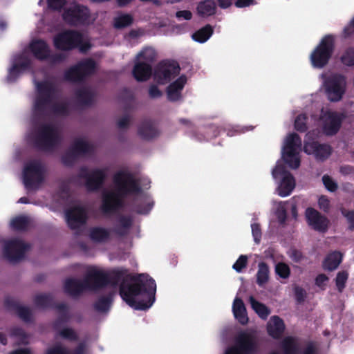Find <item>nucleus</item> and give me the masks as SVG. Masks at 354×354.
Returning a JSON list of instances; mask_svg holds the SVG:
<instances>
[{
	"label": "nucleus",
	"instance_id": "1",
	"mask_svg": "<svg viewBox=\"0 0 354 354\" xmlns=\"http://www.w3.org/2000/svg\"><path fill=\"white\" fill-rule=\"evenodd\" d=\"M108 273V285L117 286L122 299L136 310H147L155 301L156 284L147 274L133 275L126 268L113 269Z\"/></svg>",
	"mask_w": 354,
	"mask_h": 354
},
{
	"label": "nucleus",
	"instance_id": "56",
	"mask_svg": "<svg viewBox=\"0 0 354 354\" xmlns=\"http://www.w3.org/2000/svg\"><path fill=\"white\" fill-rule=\"evenodd\" d=\"M48 56V59L46 60L53 65L62 63L66 59V55L61 53L51 54L50 52Z\"/></svg>",
	"mask_w": 354,
	"mask_h": 354
},
{
	"label": "nucleus",
	"instance_id": "51",
	"mask_svg": "<svg viewBox=\"0 0 354 354\" xmlns=\"http://www.w3.org/2000/svg\"><path fill=\"white\" fill-rule=\"evenodd\" d=\"M348 278V273L345 271H340L337 274L335 278V284L339 292H342L346 286Z\"/></svg>",
	"mask_w": 354,
	"mask_h": 354
},
{
	"label": "nucleus",
	"instance_id": "37",
	"mask_svg": "<svg viewBox=\"0 0 354 354\" xmlns=\"http://www.w3.org/2000/svg\"><path fill=\"white\" fill-rule=\"evenodd\" d=\"M70 149L78 156L88 154L93 151L92 146L82 139H77L74 141Z\"/></svg>",
	"mask_w": 354,
	"mask_h": 354
},
{
	"label": "nucleus",
	"instance_id": "2",
	"mask_svg": "<svg viewBox=\"0 0 354 354\" xmlns=\"http://www.w3.org/2000/svg\"><path fill=\"white\" fill-rule=\"evenodd\" d=\"M115 192H106L102 194L100 209L104 214L116 212L124 206L122 198L142 192V188L133 175L128 171H119L113 177Z\"/></svg>",
	"mask_w": 354,
	"mask_h": 354
},
{
	"label": "nucleus",
	"instance_id": "18",
	"mask_svg": "<svg viewBox=\"0 0 354 354\" xmlns=\"http://www.w3.org/2000/svg\"><path fill=\"white\" fill-rule=\"evenodd\" d=\"M88 290H96L108 286V273L97 268L89 270L85 277Z\"/></svg>",
	"mask_w": 354,
	"mask_h": 354
},
{
	"label": "nucleus",
	"instance_id": "47",
	"mask_svg": "<svg viewBox=\"0 0 354 354\" xmlns=\"http://www.w3.org/2000/svg\"><path fill=\"white\" fill-rule=\"evenodd\" d=\"M138 198L135 197L133 200L132 210L139 214H147L151 209L153 203H148L147 205H143L141 203H138Z\"/></svg>",
	"mask_w": 354,
	"mask_h": 354
},
{
	"label": "nucleus",
	"instance_id": "59",
	"mask_svg": "<svg viewBox=\"0 0 354 354\" xmlns=\"http://www.w3.org/2000/svg\"><path fill=\"white\" fill-rule=\"evenodd\" d=\"M66 3V0H47L48 6L55 11H61Z\"/></svg>",
	"mask_w": 354,
	"mask_h": 354
},
{
	"label": "nucleus",
	"instance_id": "32",
	"mask_svg": "<svg viewBox=\"0 0 354 354\" xmlns=\"http://www.w3.org/2000/svg\"><path fill=\"white\" fill-rule=\"evenodd\" d=\"M196 10L201 17H209L216 13V6L213 0H204L198 3Z\"/></svg>",
	"mask_w": 354,
	"mask_h": 354
},
{
	"label": "nucleus",
	"instance_id": "60",
	"mask_svg": "<svg viewBox=\"0 0 354 354\" xmlns=\"http://www.w3.org/2000/svg\"><path fill=\"white\" fill-rule=\"evenodd\" d=\"M318 206L321 210L328 213L330 208V201L326 196H321L318 200Z\"/></svg>",
	"mask_w": 354,
	"mask_h": 354
},
{
	"label": "nucleus",
	"instance_id": "14",
	"mask_svg": "<svg viewBox=\"0 0 354 354\" xmlns=\"http://www.w3.org/2000/svg\"><path fill=\"white\" fill-rule=\"evenodd\" d=\"M180 67L177 62L164 60L158 63L154 70V79L159 84H165L177 76Z\"/></svg>",
	"mask_w": 354,
	"mask_h": 354
},
{
	"label": "nucleus",
	"instance_id": "58",
	"mask_svg": "<svg viewBox=\"0 0 354 354\" xmlns=\"http://www.w3.org/2000/svg\"><path fill=\"white\" fill-rule=\"evenodd\" d=\"M322 181L325 187L330 192H335L337 188V184L328 175H324L322 177Z\"/></svg>",
	"mask_w": 354,
	"mask_h": 354
},
{
	"label": "nucleus",
	"instance_id": "6",
	"mask_svg": "<svg viewBox=\"0 0 354 354\" xmlns=\"http://www.w3.org/2000/svg\"><path fill=\"white\" fill-rule=\"evenodd\" d=\"M258 347L254 332L242 330L236 334L234 345L227 348L224 354H254Z\"/></svg>",
	"mask_w": 354,
	"mask_h": 354
},
{
	"label": "nucleus",
	"instance_id": "43",
	"mask_svg": "<svg viewBox=\"0 0 354 354\" xmlns=\"http://www.w3.org/2000/svg\"><path fill=\"white\" fill-rule=\"evenodd\" d=\"M250 302L252 309L262 319H266L270 315V310L263 304L257 301L252 296L250 297Z\"/></svg>",
	"mask_w": 354,
	"mask_h": 354
},
{
	"label": "nucleus",
	"instance_id": "28",
	"mask_svg": "<svg viewBox=\"0 0 354 354\" xmlns=\"http://www.w3.org/2000/svg\"><path fill=\"white\" fill-rule=\"evenodd\" d=\"M232 311L234 317L242 325H245L248 322V317L247 315L246 308L243 301L239 298L236 297L234 300L232 305Z\"/></svg>",
	"mask_w": 354,
	"mask_h": 354
},
{
	"label": "nucleus",
	"instance_id": "62",
	"mask_svg": "<svg viewBox=\"0 0 354 354\" xmlns=\"http://www.w3.org/2000/svg\"><path fill=\"white\" fill-rule=\"evenodd\" d=\"M252 233L255 243H259L261 239V230L259 223H252L251 225Z\"/></svg>",
	"mask_w": 354,
	"mask_h": 354
},
{
	"label": "nucleus",
	"instance_id": "4",
	"mask_svg": "<svg viewBox=\"0 0 354 354\" xmlns=\"http://www.w3.org/2000/svg\"><path fill=\"white\" fill-rule=\"evenodd\" d=\"M62 141L57 129L51 124H42L34 137V146L39 151H49L57 147Z\"/></svg>",
	"mask_w": 354,
	"mask_h": 354
},
{
	"label": "nucleus",
	"instance_id": "55",
	"mask_svg": "<svg viewBox=\"0 0 354 354\" xmlns=\"http://www.w3.org/2000/svg\"><path fill=\"white\" fill-rule=\"evenodd\" d=\"M342 216L346 219L348 223V229L351 231L354 230V210H349L345 208L341 209Z\"/></svg>",
	"mask_w": 354,
	"mask_h": 354
},
{
	"label": "nucleus",
	"instance_id": "34",
	"mask_svg": "<svg viewBox=\"0 0 354 354\" xmlns=\"http://www.w3.org/2000/svg\"><path fill=\"white\" fill-rule=\"evenodd\" d=\"M342 262V254L335 251L328 254L323 262V267L325 270L333 271L335 270Z\"/></svg>",
	"mask_w": 354,
	"mask_h": 354
},
{
	"label": "nucleus",
	"instance_id": "24",
	"mask_svg": "<svg viewBox=\"0 0 354 354\" xmlns=\"http://www.w3.org/2000/svg\"><path fill=\"white\" fill-rule=\"evenodd\" d=\"M187 82V77L183 75L171 83L167 88V98L171 102H176L180 99L181 91Z\"/></svg>",
	"mask_w": 354,
	"mask_h": 354
},
{
	"label": "nucleus",
	"instance_id": "30",
	"mask_svg": "<svg viewBox=\"0 0 354 354\" xmlns=\"http://www.w3.org/2000/svg\"><path fill=\"white\" fill-rule=\"evenodd\" d=\"M295 187V180L291 173L287 174L281 178L278 187V194L281 197L289 196Z\"/></svg>",
	"mask_w": 354,
	"mask_h": 354
},
{
	"label": "nucleus",
	"instance_id": "36",
	"mask_svg": "<svg viewBox=\"0 0 354 354\" xmlns=\"http://www.w3.org/2000/svg\"><path fill=\"white\" fill-rule=\"evenodd\" d=\"M90 239L95 243H104L110 237L109 231L102 227H93L89 232Z\"/></svg>",
	"mask_w": 354,
	"mask_h": 354
},
{
	"label": "nucleus",
	"instance_id": "20",
	"mask_svg": "<svg viewBox=\"0 0 354 354\" xmlns=\"http://www.w3.org/2000/svg\"><path fill=\"white\" fill-rule=\"evenodd\" d=\"M66 218L68 227L72 230H77L86 223L87 216L82 207L75 206L66 210Z\"/></svg>",
	"mask_w": 354,
	"mask_h": 354
},
{
	"label": "nucleus",
	"instance_id": "52",
	"mask_svg": "<svg viewBox=\"0 0 354 354\" xmlns=\"http://www.w3.org/2000/svg\"><path fill=\"white\" fill-rule=\"evenodd\" d=\"M10 335L13 337H17L19 339L20 343L27 344L28 336L24 330L20 327H13L10 330Z\"/></svg>",
	"mask_w": 354,
	"mask_h": 354
},
{
	"label": "nucleus",
	"instance_id": "5",
	"mask_svg": "<svg viewBox=\"0 0 354 354\" xmlns=\"http://www.w3.org/2000/svg\"><path fill=\"white\" fill-rule=\"evenodd\" d=\"M335 48V37L325 35L313 50L310 56L311 65L315 68H323L329 62Z\"/></svg>",
	"mask_w": 354,
	"mask_h": 354
},
{
	"label": "nucleus",
	"instance_id": "44",
	"mask_svg": "<svg viewBox=\"0 0 354 354\" xmlns=\"http://www.w3.org/2000/svg\"><path fill=\"white\" fill-rule=\"evenodd\" d=\"M133 22V17L130 14H121L113 19V26L116 29H123L130 26Z\"/></svg>",
	"mask_w": 354,
	"mask_h": 354
},
{
	"label": "nucleus",
	"instance_id": "49",
	"mask_svg": "<svg viewBox=\"0 0 354 354\" xmlns=\"http://www.w3.org/2000/svg\"><path fill=\"white\" fill-rule=\"evenodd\" d=\"M275 273L281 279H286L290 275V268L284 262H279L275 266Z\"/></svg>",
	"mask_w": 354,
	"mask_h": 354
},
{
	"label": "nucleus",
	"instance_id": "61",
	"mask_svg": "<svg viewBox=\"0 0 354 354\" xmlns=\"http://www.w3.org/2000/svg\"><path fill=\"white\" fill-rule=\"evenodd\" d=\"M294 292L297 302L299 304L303 303L306 297V290L301 287L296 286L294 288Z\"/></svg>",
	"mask_w": 354,
	"mask_h": 354
},
{
	"label": "nucleus",
	"instance_id": "35",
	"mask_svg": "<svg viewBox=\"0 0 354 354\" xmlns=\"http://www.w3.org/2000/svg\"><path fill=\"white\" fill-rule=\"evenodd\" d=\"M75 96L80 104L90 106L93 102L95 93L89 88H81L75 91Z\"/></svg>",
	"mask_w": 354,
	"mask_h": 354
},
{
	"label": "nucleus",
	"instance_id": "57",
	"mask_svg": "<svg viewBox=\"0 0 354 354\" xmlns=\"http://www.w3.org/2000/svg\"><path fill=\"white\" fill-rule=\"evenodd\" d=\"M248 265V257L245 255H241L236 262L234 263L232 268L237 272H241L243 268H246Z\"/></svg>",
	"mask_w": 354,
	"mask_h": 354
},
{
	"label": "nucleus",
	"instance_id": "39",
	"mask_svg": "<svg viewBox=\"0 0 354 354\" xmlns=\"http://www.w3.org/2000/svg\"><path fill=\"white\" fill-rule=\"evenodd\" d=\"M34 304L40 308H55L57 303L54 302V297L51 294H39L35 297Z\"/></svg>",
	"mask_w": 354,
	"mask_h": 354
},
{
	"label": "nucleus",
	"instance_id": "15",
	"mask_svg": "<svg viewBox=\"0 0 354 354\" xmlns=\"http://www.w3.org/2000/svg\"><path fill=\"white\" fill-rule=\"evenodd\" d=\"M29 248L30 245L23 241L12 239L5 243L3 255L10 262H18L24 257L26 252Z\"/></svg>",
	"mask_w": 354,
	"mask_h": 354
},
{
	"label": "nucleus",
	"instance_id": "53",
	"mask_svg": "<svg viewBox=\"0 0 354 354\" xmlns=\"http://www.w3.org/2000/svg\"><path fill=\"white\" fill-rule=\"evenodd\" d=\"M78 156L69 148L62 156V162L66 166H72L77 160Z\"/></svg>",
	"mask_w": 354,
	"mask_h": 354
},
{
	"label": "nucleus",
	"instance_id": "27",
	"mask_svg": "<svg viewBox=\"0 0 354 354\" xmlns=\"http://www.w3.org/2000/svg\"><path fill=\"white\" fill-rule=\"evenodd\" d=\"M285 324L282 319L278 316H273L267 324V331L270 336L274 339H279L283 334Z\"/></svg>",
	"mask_w": 354,
	"mask_h": 354
},
{
	"label": "nucleus",
	"instance_id": "3",
	"mask_svg": "<svg viewBox=\"0 0 354 354\" xmlns=\"http://www.w3.org/2000/svg\"><path fill=\"white\" fill-rule=\"evenodd\" d=\"M37 95L34 102V113L36 116L43 118L48 115V108L50 106L51 112L56 115L67 116L69 114L66 103L52 102L57 93L56 86L51 82L42 81L37 83Z\"/></svg>",
	"mask_w": 354,
	"mask_h": 354
},
{
	"label": "nucleus",
	"instance_id": "11",
	"mask_svg": "<svg viewBox=\"0 0 354 354\" xmlns=\"http://www.w3.org/2000/svg\"><path fill=\"white\" fill-rule=\"evenodd\" d=\"M301 147V139L296 133H290L283 147L282 156L284 161L292 169H297L300 166V159L297 156V150Z\"/></svg>",
	"mask_w": 354,
	"mask_h": 354
},
{
	"label": "nucleus",
	"instance_id": "7",
	"mask_svg": "<svg viewBox=\"0 0 354 354\" xmlns=\"http://www.w3.org/2000/svg\"><path fill=\"white\" fill-rule=\"evenodd\" d=\"M95 62L91 58H88L67 69L64 73V77L66 81L70 82H82L87 77L93 75L95 72Z\"/></svg>",
	"mask_w": 354,
	"mask_h": 354
},
{
	"label": "nucleus",
	"instance_id": "63",
	"mask_svg": "<svg viewBox=\"0 0 354 354\" xmlns=\"http://www.w3.org/2000/svg\"><path fill=\"white\" fill-rule=\"evenodd\" d=\"M290 173L287 171L283 165H277L272 170V174L274 178L283 177L287 174Z\"/></svg>",
	"mask_w": 354,
	"mask_h": 354
},
{
	"label": "nucleus",
	"instance_id": "12",
	"mask_svg": "<svg viewBox=\"0 0 354 354\" xmlns=\"http://www.w3.org/2000/svg\"><path fill=\"white\" fill-rule=\"evenodd\" d=\"M78 177L85 180V187L88 192H96L102 187L106 178V171L102 169H94L88 171L86 167H82Z\"/></svg>",
	"mask_w": 354,
	"mask_h": 354
},
{
	"label": "nucleus",
	"instance_id": "50",
	"mask_svg": "<svg viewBox=\"0 0 354 354\" xmlns=\"http://www.w3.org/2000/svg\"><path fill=\"white\" fill-rule=\"evenodd\" d=\"M308 118L306 114H299L295 120V129L301 133L306 132L308 130L307 120Z\"/></svg>",
	"mask_w": 354,
	"mask_h": 354
},
{
	"label": "nucleus",
	"instance_id": "19",
	"mask_svg": "<svg viewBox=\"0 0 354 354\" xmlns=\"http://www.w3.org/2000/svg\"><path fill=\"white\" fill-rule=\"evenodd\" d=\"M343 118L337 112H327L322 120V131L328 136L337 133L342 126Z\"/></svg>",
	"mask_w": 354,
	"mask_h": 354
},
{
	"label": "nucleus",
	"instance_id": "31",
	"mask_svg": "<svg viewBox=\"0 0 354 354\" xmlns=\"http://www.w3.org/2000/svg\"><path fill=\"white\" fill-rule=\"evenodd\" d=\"M118 221V225L115 227L113 232L120 236H124L129 233L133 220L130 216L120 215Z\"/></svg>",
	"mask_w": 354,
	"mask_h": 354
},
{
	"label": "nucleus",
	"instance_id": "38",
	"mask_svg": "<svg viewBox=\"0 0 354 354\" xmlns=\"http://www.w3.org/2000/svg\"><path fill=\"white\" fill-rule=\"evenodd\" d=\"M86 345L80 342L77 346L71 353L67 348L61 345H56L47 350L46 354H84Z\"/></svg>",
	"mask_w": 354,
	"mask_h": 354
},
{
	"label": "nucleus",
	"instance_id": "16",
	"mask_svg": "<svg viewBox=\"0 0 354 354\" xmlns=\"http://www.w3.org/2000/svg\"><path fill=\"white\" fill-rule=\"evenodd\" d=\"M306 134V140L304 141V151L309 155H313L317 160L324 161L326 160L332 153V147L325 143H319L318 141L310 140Z\"/></svg>",
	"mask_w": 354,
	"mask_h": 354
},
{
	"label": "nucleus",
	"instance_id": "9",
	"mask_svg": "<svg viewBox=\"0 0 354 354\" xmlns=\"http://www.w3.org/2000/svg\"><path fill=\"white\" fill-rule=\"evenodd\" d=\"M90 15V10L87 6L73 2L64 9L62 19L71 26H78L88 24Z\"/></svg>",
	"mask_w": 354,
	"mask_h": 354
},
{
	"label": "nucleus",
	"instance_id": "54",
	"mask_svg": "<svg viewBox=\"0 0 354 354\" xmlns=\"http://www.w3.org/2000/svg\"><path fill=\"white\" fill-rule=\"evenodd\" d=\"M59 335L67 340L75 342L78 340V335L71 328H64L59 331Z\"/></svg>",
	"mask_w": 354,
	"mask_h": 354
},
{
	"label": "nucleus",
	"instance_id": "23",
	"mask_svg": "<svg viewBox=\"0 0 354 354\" xmlns=\"http://www.w3.org/2000/svg\"><path fill=\"white\" fill-rule=\"evenodd\" d=\"M29 48L34 57L40 61L48 59L50 50L47 42L40 39L32 40L29 44Z\"/></svg>",
	"mask_w": 354,
	"mask_h": 354
},
{
	"label": "nucleus",
	"instance_id": "17",
	"mask_svg": "<svg viewBox=\"0 0 354 354\" xmlns=\"http://www.w3.org/2000/svg\"><path fill=\"white\" fill-rule=\"evenodd\" d=\"M305 217L308 226L315 231L325 233L330 226V221L313 207H308L305 211Z\"/></svg>",
	"mask_w": 354,
	"mask_h": 354
},
{
	"label": "nucleus",
	"instance_id": "22",
	"mask_svg": "<svg viewBox=\"0 0 354 354\" xmlns=\"http://www.w3.org/2000/svg\"><path fill=\"white\" fill-rule=\"evenodd\" d=\"M64 289L67 295L73 297H77L84 290H88L85 278L83 281L74 278L66 279L64 281Z\"/></svg>",
	"mask_w": 354,
	"mask_h": 354
},
{
	"label": "nucleus",
	"instance_id": "45",
	"mask_svg": "<svg viewBox=\"0 0 354 354\" xmlns=\"http://www.w3.org/2000/svg\"><path fill=\"white\" fill-rule=\"evenodd\" d=\"M30 221L27 216H18L13 218L10 222L11 227L16 231H26L28 230Z\"/></svg>",
	"mask_w": 354,
	"mask_h": 354
},
{
	"label": "nucleus",
	"instance_id": "29",
	"mask_svg": "<svg viewBox=\"0 0 354 354\" xmlns=\"http://www.w3.org/2000/svg\"><path fill=\"white\" fill-rule=\"evenodd\" d=\"M55 308L59 312L57 318L54 321L53 325L55 330H58L61 326L71 319L68 306L64 303H57Z\"/></svg>",
	"mask_w": 354,
	"mask_h": 354
},
{
	"label": "nucleus",
	"instance_id": "48",
	"mask_svg": "<svg viewBox=\"0 0 354 354\" xmlns=\"http://www.w3.org/2000/svg\"><path fill=\"white\" fill-rule=\"evenodd\" d=\"M341 62L346 66H354V48H346L340 57Z\"/></svg>",
	"mask_w": 354,
	"mask_h": 354
},
{
	"label": "nucleus",
	"instance_id": "64",
	"mask_svg": "<svg viewBox=\"0 0 354 354\" xmlns=\"http://www.w3.org/2000/svg\"><path fill=\"white\" fill-rule=\"evenodd\" d=\"M31 62L29 59L24 57L22 61L19 63L14 64V70L17 68L19 72L21 73V71H25L28 69L30 67Z\"/></svg>",
	"mask_w": 354,
	"mask_h": 354
},
{
	"label": "nucleus",
	"instance_id": "21",
	"mask_svg": "<svg viewBox=\"0 0 354 354\" xmlns=\"http://www.w3.org/2000/svg\"><path fill=\"white\" fill-rule=\"evenodd\" d=\"M4 306L8 310L15 311L18 317L26 322L32 319V312L28 307L20 306L17 300L7 297L4 300Z\"/></svg>",
	"mask_w": 354,
	"mask_h": 354
},
{
	"label": "nucleus",
	"instance_id": "40",
	"mask_svg": "<svg viewBox=\"0 0 354 354\" xmlns=\"http://www.w3.org/2000/svg\"><path fill=\"white\" fill-rule=\"evenodd\" d=\"M270 269L268 265L263 261L259 263L256 274V282L259 286H263L269 280Z\"/></svg>",
	"mask_w": 354,
	"mask_h": 354
},
{
	"label": "nucleus",
	"instance_id": "41",
	"mask_svg": "<svg viewBox=\"0 0 354 354\" xmlns=\"http://www.w3.org/2000/svg\"><path fill=\"white\" fill-rule=\"evenodd\" d=\"M214 29L209 24H207L203 28L196 31L192 36V39L199 43L207 41L212 35Z\"/></svg>",
	"mask_w": 354,
	"mask_h": 354
},
{
	"label": "nucleus",
	"instance_id": "13",
	"mask_svg": "<svg viewBox=\"0 0 354 354\" xmlns=\"http://www.w3.org/2000/svg\"><path fill=\"white\" fill-rule=\"evenodd\" d=\"M82 40V33L77 30H66L57 34L53 38L54 46L60 50L77 48Z\"/></svg>",
	"mask_w": 354,
	"mask_h": 354
},
{
	"label": "nucleus",
	"instance_id": "26",
	"mask_svg": "<svg viewBox=\"0 0 354 354\" xmlns=\"http://www.w3.org/2000/svg\"><path fill=\"white\" fill-rule=\"evenodd\" d=\"M138 134L144 140H149L159 135V131L151 120H144L138 127Z\"/></svg>",
	"mask_w": 354,
	"mask_h": 354
},
{
	"label": "nucleus",
	"instance_id": "46",
	"mask_svg": "<svg viewBox=\"0 0 354 354\" xmlns=\"http://www.w3.org/2000/svg\"><path fill=\"white\" fill-rule=\"evenodd\" d=\"M138 59H142L145 63H149L151 65L156 60V53L153 48L151 47L144 48L137 55Z\"/></svg>",
	"mask_w": 354,
	"mask_h": 354
},
{
	"label": "nucleus",
	"instance_id": "8",
	"mask_svg": "<svg viewBox=\"0 0 354 354\" xmlns=\"http://www.w3.org/2000/svg\"><path fill=\"white\" fill-rule=\"evenodd\" d=\"M44 167L39 160H34L25 164L23 169V182L30 190L37 188L44 180Z\"/></svg>",
	"mask_w": 354,
	"mask_h": 354
},
{
	"label": "nucleus",
	"instance_id": "10",
	"mask_svg": "<svg viewBox=\"0 0 354 354\" xmlns=\"http://www.w3.org/2000/svg\"><path fill=\"white\" fill-rule=\"evenodd\" d=\"M346 82L343 75L334 73L327 77L324 82V86L329 101H340L346 92Z\"/></svg>",
	"mask_w": 354,
	"mask_h": 354
},
{
	"label": "nucleus",
	"instance_id": "33",
	"mask_svg": "<svg viewBox=\"0 0 354 354\" xmlns=\"http://www.w3.org/2000/svg\"><path fill=\"white\" fill-rule=\"evenodd\" d=\"M113 300V292H109L108 295L105 296H101L94 303V309L99 313H106L109 310Z\"/></svg>",
	"mask_w": 354,
	"mask_h": 354
},
{
	"label": "nucleus",
	"instance_id": "42",
	"mask_svg": "<svg viewBox=\"0 0 354 354\" xmlns=\"http://www.w3.org/2000/svg\"><path fill=\"white\" fill-rule=\"evenodd\" d=\"M281 348L283 354H299V349L295 339L287 337L281 342Z\"/></svg>",
	"mask_w": 354,
	"mask_h": 354
},
{
	"label": "nucleus",
	"instance_id": "25",
	"mask_svg": "<svg viewBox=\"0 0 354 354\" xmlns=\"http://www.w3.org/2000/svg\"><path fill=\"white\" fill-rule=\"evenodd\" d=\"M132 74L138 82H145L152 75V66L149 63L138 61L133 66Z\"/></svg>",
	"mask_w": 354,
	"mask_h": 354
}]
</instances>
